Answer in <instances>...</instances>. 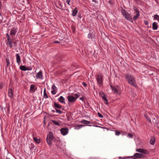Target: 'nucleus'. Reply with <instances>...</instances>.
Returning a JSON list of instances; mask_svg holds the SVG:
<instances>
[{"mask_svg":"<svg viewBox=\"0 0 159 159\" xmlns=\"http://www.w3.org/2000/svg\"><path fill=\"white\" fill-rule=\"evenodd\" d=\"M125 77L129 84L134 87L136 86V80L133 75L127 74L125 75Z\"/></svg>","mask_w":159,"mask_h":159,"instance_id":"obj_1","label":"nucleus"},{"mask_svg":"<svg viewBox=\"0 0 159 159\" xmlns=\"http://www.w3.org/2000/svg\"><path fill=\"white\" fill-rule=\"evenodd\" d=\"M54 139L53 133L52 131H50L47 135L46 140V142L49 145H51L52 142Z\"/></svg>","mask_w":159,"mask_h":159,"instance_id":"obj_2","label":"nucleus"},{"mask_svg":"<svg viewBox=\"0 0 159 159\" xmlns=\"http://www.w3.org/2000/svg\"><path fill=\"white\" fill-rule=\"evenodd\" d=\"M121 13L126 19L131 22H133L132 17L131 16L130 14H129L128 12H127L123 8H122L121 9Z\"/></svg>","mask_w":159,"mask_h":159,"instance_id":"obj_3","label":"nucleus"},{"mask_svg":"<svg viewBox=\"0 0 159 159\" xmlns=\"http://www.w3.org/2000/svg\"><path fill=\"white\" fill-rule=\"evenodd\" d=\"M110 86L112 91L114 92V93L117 94H119L120 93L118 91V86H113L111 85Z\"/></svg>","mask_w":159,"mask_h":159,"instance_id":"obj_4","label":"nucleus"},{"mask_svg":"<svg viewBox=\"0 0 159 159\" xmlns=\"http://www.w3.org/2000/svg\"><path fill=\"white\" fill-rule=\"evenodd\" d=\"M136 151L141 153H143L145 154H148L149 153V152L147 150L142 148L137 149Z\"/></svg>","mask_w":159,"mask_h":159,"instance_id":"obj_5","label":"nucleus"},{"mask_svg":"<svg viewBox=\"0 0 159 159\" xmlns=\"http://www.w3.org/2000/svg\"><path fill=\"white\" fill-rule=\"evenodd\" d=\"M61 134L63 135H66L68 133V129L66 128H62L60 129Z\"/></svg>","mask_w":159,"mask_h":159,"instance_id":"obj_6","label":"nucleus"},{"mask_svg":"<svg viewBox=\"0 0 159 159\" xmlns=\"http://www.w3.org/2000/svg\"><path fill=\"white\" fill-rule=\"evenodd\" d=\"M97 82L99 84H101L103 83V80L102 79V75L101 74L98 75V77L97 78Z\"/></svg>","mask_w":159,"mask_h":159,"instance_id":"obj_7","label":"nucleus"},{"mask_svg":"<svg viewBox=\"0 0 159 159\" xmlns=\"http://www.w3.org/2000/svg\"><path fill=\"white\" fill-rule=\"evenodd\" d=\"M67 98L68 99L69 102H75L76 100V98L73 96H68Z\"/></svg>","mask_w":159,"mask_h":159,"instance_id":"obj_8","label":"nucleus"},{"mask_svg":"<svg viewBox=\"0 0 159 159\" xmlns=\"http://www.w3.org/2000/svg\"><path fill=\"white\" fill-rule=\"evenodd\" d=\"M8 95L11 98H13V93L11 89H9L8 90Z\"/></svg>","mask_w":159,"mask_h":159,"instance_id":"obj_9","label":"nucleus"},{"mask_svg":"<svg viewBox=\"0 0 159 159\" xmlns=\"http://www.w3.org/2000/svg\"><path fill=\"white\" fill-rule=\"evenodd\" d=\"M17 29L15 28H13L11 30L10 32V35L13 36V35H15L17 32Z\"/></svg>","mask_w":159,"mask_h":159,"instance_id":"obj_10","label":"nucleus"},{"mask_svg":"<svg viewBox=\"0 0 159 159\" xmlns=\"http://www.w3.org/2000/svg\"><path fill=\"white\" fill-rule=\"evenodd\" d=\"M36 78L37 79H42V71H40L36 75Z\"/></svg>","mask_w":159,"mask_h":159,"instance_id":"obj_11","label":"nucleus"},{"mask_svg":"<svg viewBox=\"0 0 159 159\" xmlns=\"http://www.w3.org/2000/svg\"><path fill=\"white\" fill-rule=\"evenodd\" d=\"M134 156L138 158H141L143 157V155L141 153H136L134 154Z\"/></svg>","mask_w":159,"mask_h":159,"instance_id":"obj_12","label":"nucleus"},{"mask_svg":"<svg viewBox=\"0 0 159 159\" xmlns=\"http://www.w3.org/2000/svg\"><path fill=\"white\" fill-rule=\"evenodd\" d=\"M16 62L18 64V65L20 64L21 62L20 58V56L19 54L18 53L16 54Z\"/></svg>","mask_w":159,"mask_h":159,"instance_id":"obj_13","label":"nucleus"},{"mask_svg":"<svg viewBox=\"0 0 159 159\" xmlns=\"http://www.w3.org/2000/svg\"><path fill=\"white\" fill-rule=\"evenodd\" d=\"M65 99L62 96H60L59 98L58 99V100L60 102V103L64 104H65Z\"/></svg>","mask_w":159,"mask_h":159,"instance_id":"obj_14","label":"nucleus"},{"mask_svg":"<svg viewBox=\"0 0 159 159\" xmlns=\"http://www.w3.org/2000/svg\"><path fill=\"white\" fill-rule=\"evenodd\" d=\"M78 9L77 7H75L74 9L72 10V15L73 16H75L78 12Z\"/></svg>","mask_w":159,"mask_h":159,"instance_id":"obj_15","label":"nucleus"},{"mask_svg":"<svg viewBox=\"0 0 159 159\" xmlns=\"http://www.w3.org/2000/svg\"><path fill=\"white\" fill-rule=\"evenodd\" d=\"M157 23L154 22L152 23V29L153 30H155L157 29L158 28Z\"/></svg>","mask_w":159,"mask_h":159,"instance_id":"obj_16","label":"nucleus"},{"mask_svg":"<svg viewBox=\"0 0 159 159\" xmlns=\"http://www.w3.org/2000/svg\"><path fill=\"white\" fill-rule=\"evenodd\" d=\"M54 104V107L56 108H59L60 109H61L62 107V106H61V105L56 103L55 102H53Z\"/></svg>","mask_w":159,"mask_h":159,"instance_id":"obj_17","label":"nucleus"},{"mask_svg":"<svg viewBox=\"0 0 159 159\" xmlns=\"http://www.w3.org/2000/svg\"><path fill=\"white\" fill-rule=\"evenodd\" d=\"M155 140H156V139H155V137H152L151 138V139L150 141V143L151 144H152V145H153L155 143Z\"/></svg>","mask_w":159,"mask_h":159,"instance_id":"obj_18","label":"nucleus"},{"mask_svg":"<svg viewBox=\"0 0 159 159\" xmlns=\"http://www.w3.org/2000/svg\"><path fill=\"white\" fill-rule=\"evenodd\" d=\"M6 45L8 46L10 48H11L12 47V40H11L8 41H7L6 43Z\"/></svg>","mask_w":159,"mask_h":159,"instance_id":"obj_19","label":"nucleus"},{"mask_svg":"<svg viewBox=\"0 0 159 159\" xmlns=\"http://www.w3.org/2000/svg\"><path fill=\"white\" fill-rule=\"evenodd\" d=\"M33 140L34 141L37 143H39L41 141L40 139H38L35 137H34L33 138Z\"/></svg>","mask_w":159,"mask_h":159,"instance_id":"obj_20","label":"nucleus"},{"mask_svg":"<svg viewBox=\"0 0 159 159\" xmlns=\"http://www.w3.org/2000/svg\"><path fill=\"white\" fill-rule=\"evenodd\" d=\"M34 88H35L34 85L32 84L30 85V90L31 91L34 92L35 90H36L37 88H36V89H35V90H34Z\"/></svg>","mask_w":159,"mask_h":159,"instance_id":"obj_21","label":"nucleus"},{"mask_svg":"<svg viewBox=\"0 0 159 159\" xmlns=\"http://www.w3.org/2000/svg\"><path fill=\"white\" fill-rule=\"evenodd\" d=\"M43 98L45 99H47L48 98V96L46 93V89H44L43 91Z\"/></svg>","mask_w":159,"mask_h":159,"instance_id":"obj_22","label":"nucleus"},{"mask_svg":"<svg viewBox=\"0 0 159 159\" xmlns=\"http://www.w3.org/2000/svg\"><path fill=\"white\" fill-rule=\"evenodd\" d=\"M144 116L146 118L147 120L149 123H151V120L149 116L147 114L144 115Z\"/></svg>","mask_w":159,"mask_h":159,"instance_id":"obj_23","label":"nucleus"},{"mask_svg":"<svg viewBox=\"0 0 159 159\" xmlns=\"http://www.w3.org/2000/svg\"><path fill=\"white\" fill-rule=\"evenodd\" d=\"M81 123L83 124H85L86 125L90 123V122L87 120H84L81 121Z\"/></svg>","mask_w":159,"mask_h":159,"instance_id":"obj_24","label":"nucleus"},{"mask_svg":"<svg viewBox=\"0 0 159 159\" xmlns=\"http://www.w3.org/2000/svg\"><path fill=\"white\" fill-rule=\"evenodd\" d=\"M20 69L21 70L23 71H26L27 70V67L25 66H21L20 67Z\"/></svg>","mask_w":159,"mask_h":159,"instance_id":"obj_25","label":"nucleus"},{"mask_svg":"<svg viewBox=\"0 0 159 159\" xmlns=\"http://www.w3.org/2000/svg\"><path fill=\"white\" fill-rule=\"evenodd\" d=\"M102 99L105 101L106 102H105L104 103L108 105V100L106 98V97L105 96V95L103 96V97H102Z\"/></svg>","mask_w":159,"mask_h":159,"instance_id":"obj_26","label":"nucleus"},{"mask_svg":"<svg viewBox=\"0 0 159 159\" xmlns=\"http://www.w3.org/2000/svg\"><path fill=\"white\" fill-rule=\"evenodd\" d=\"M88 38L89 39H91V40H93V36L91 33H90L88 34Z\"/></svg>","mask_w":159,"mask_h":159,"instance_id":"obj_27","label":"nucleus"},{"mask_svg":"<svg viewBox=\"0 0 159 159\" xmlns=\"http://www.w3.org/2000/svg\"><path fill=\"white\" fill-rule=\"evenodd\" d=\"M153 19L154 20H157L159 22V16L157 14L154 15Z\"/></svg>","mask_w":159,"mask_h":159,"instance_id":"obj_28","label":"nucleus"},{"mask_svg":"<svg viewBox=\"0 0 159 159\" xmlns=\"http://www.w3.org/2000/svg\"><path fill=\"white\" fill-rule=\"evenodd\" d=\"M139 16L140 14H139V13L138 14H136L133 17L134 20L135 21L136 20Z\"/></svg>","mask_w":159,"mask_h":159,"instance_id":"obj_29","label":"nucleus"},{"mask_svg":"<svg viewBox=\"0 0 159 159\" xmlns=\"http://www.w3.org/2000/svg\"><path fill=\"white\" fill-rule=\"evenodd\" d=\"M52 123L56 125H60L59 122L56 120H52Z\"/></svg>","mask_w":159,"mask_h":159,"instance_id":"obj_30","label":"nucleus"},{"mask_svg":"<svg viewBox=\"0 0 159 159\" xmlns=\"http://www.w3.org/2000/svg\"><path fill=\"white\" fill-rule=\"evenodd\" d=\"M6 61L7 63V66L6 67H7L10 64V61H9V59L8 58H6Z\"/></svg>","mask_w":159,"mask_h":159,"instance_id":"obj_31","label":"nucleus"},{"mask_svg":"<svg viewBox=\"0 0 159 159\" xmlns=\"http://www.w3.org/2000/svg\"><path fill=\"white\" fill-rule=\"evenodd\" d=\"M6 37H7V41H10L11 40H12L11 37L9 36V35L8 33H7V34Z\"/></svg>","mask_w":159,"mask_h":159,"instance_id":"obj_32","label":"nucleus"},{"mask_svg":"<svg viewBox=\"0 0 159 159\" xmlns=\"http://www.w3.org/2000/svg\"><path fill=\"white\" fill-rule=\"evenodd\" d=\"M99 95L101 97H103V96L105 95L104 92L103 91H102L100 92V93H99Z\"/></svg>","mask_w":159,"mask_h":159,"instance_id":"obj_33","label":"nucleus"},{"mask_svg":"<svg viewBox=\"0 0 159 159\" xmlns=\"http://www.w3.org/2000/svg\"><path fill=\"white\" fill-rule=\"evenodd\" d=\"M134 10L135 11V12L136 13V14H138L139 13V14H140L139 11L138 9L136 8L135 7H134Z\"/></svg>","mask_w":159,"mask_h":159,"instance_id":"obj_34","label":"nucleus"},{"mask_svg":"<svg viewBox=\"0 0 159 159\" xmlns=\"http://www.w3.org/2000/svg\"><path fill=\"white\" fill-rule=\"evenodd\" d=\"M83 126L84 125H79L78 126H76L75 127V129H79L82 128Z\"/></svg>","mask_w":159,"mask_h":159,"instance_id":"obj_35","label":"nucleus"},{"mask_svg":"<svg viewBox=\"0 0 159 159\" xmlns=\"http://www.w3.org/2000/svg\"><path fill=\"white\" fill-rule=\"evenodd\" d=\"M56 112L57 113H58L59 114H62V111H61L60 110L56 109H55Z\"/></svg>","mask_w":159,"mask_h":159,"instance_id":"obj_36","label":"nucleus"},{"mask_svg":"<svg viewBox=\"0 0 159 159\" xmlns=\"http://www.w3.org/2000/svg\"><path fill=\"white\" fill-rule=\"evenodd\" d=\"M5 85V84L2 82H1L0 83V89H2L3 88V87Z\"/></svg>","mask_w":159,"mask_h":159,"instance_id":"obj_37","label":"nucleus"},{"mask_svg":"<svg viewBox=\"0 0 159 159\" xmlns=\"http://www.w3.org/2000/svg\"><path fill=\"white\" fill-rule=\"evenodd\" d=\"M52 89L53 90H57V88L54 84H53L52 86Z\"/></svg>","mask_w":159,"mask_h":159,"instance_id":"obj_38","label":"nucleus"},{"mask_svg":"<svg viewBox=\"0 0 159 159\" xmlns=\"http://www.w3.org/2000/svg\"><path fill=\"white\" fill-rule=\"evenodd\" d=\"M57 91L56 90H52L51 91V93L53 94H55L56 93Z\"/></svg>","mask_w":159,"mask_h":159,"instance_id":"obj_39","label":"nucleus"},{"mask_svg":"<svg viewBox=\"0 0 159 159\" xmlns=\"http://www.w3.org/2000/svg\"><path fill=\"white\" fill-rule=\"evenodd\" d=\"M120 132L119 131H116L115 132V134L116 135H119L120 134Z\"/></svg>","mask_w":159,"mask_h":159,"instance_id":"obj_40","label":"nucleus"},{"mask_svg":"<svg viewBox=\"0 0 159 159\" xmlns=\"http://www.w3.org/2000/svg\"><path fill=\"white\" fill-rule=\"evenodd\" d=\"M98 115L99 117L100 118H103V116L99 112L98 113Z\"/></svg>","mask_w":159,"mask_h":159,"instance_id":"obj_41","label":"nucleus"},{"mask_svg":"<svg viewBox=\"0 0 159 159\" xmlns=\"http://www.w3.org/2000/svg\"><path fill=\"white\" fill-rule=\"evenodd\" d=\"M128 136L130 138H132L133 135L131 133H129L128 134Z\"/></svg>","mask_w":159,"mask_h":159,"instance_id":"obj_42","label":"nucleus"},{"mask_svg":"<svg viewBox=\"0 0 159 159\" xmlns=\"http://www.w3.org/2000/svg\"><path fill=\"white\" fill-rule=\"evenodd\" d=\"M144 23L146 25H147L148 24V22L147 20H144Z\"/></svg>","mask_w":159,"mask_h":159,"instance_id":"obj_43","label":"nucleus"},{"mask_svg":"<svg viewBox=\"0 0 159 159\" xmlns=\"http://www.w3.org/2000/svg\"><path fill=\"white\" fill-rule=\"evenodd\" d=\"M32 69V68L31 67H28L27 68V70H31Z\"/></svg>","mask_w":159,"mask_h":159,"instance_id":"obj_44","label":"nucleus"},{"mask_svg":"<svg viewBox=\"0 0 159 159\" xmlns=\"http://www.w3.org/2000/svg\"><path fill=\"white\" fill-rule=\"evenodd\" d=\"M82 84L85 87H87V84L86 83L84 82H83L82 83Z\"/></svg>","mask_w":159,"mask_h":159,"instance_id":"obj_45","label":"nucleus"},{"mask_svg":"<svg viewBox=\"0 0 159 159\" xmlns=\"http://www.w3.org/2000/svg\"><path fill=\"white\" fill-rule=\"evenodd\" d=\"M66 2L68 4L70 5V0H66Z\"/></svg>","mask_w":159,"mask_h":159,"instance_id":"obj_46","label":"nucleus"},{"mask_svg":"<svg viewBox=\"0 0 159 159\" xmlns=\"http://www.w3.org/2000/svg\"><path fill=\"white\" fill-rule=\"evenodd\" d=\"M108 2L111 4H113V2H112V0H109L108 1Z\"/></svg>","mask_w":159,"mask_h":159,"instance_id":"obj_47","label":"nucleus"},{"mask_svg":"<svg viewBox=\"0 0 159 159\" xmlns=\"http://www.w3.org/2000/svg\"><path fill=\"white\" fill-rule=\"evenodd\" d=\"M29 1L30 0H25L26 3V4H29L30 3Z\"/></svg>","mask_w":159,"mask_h":159,"instance_id":"obj_48","label":"nucleus"},{"mask_svg":"<svg viewBox=\"0 0 159 159\" xmlns=\"http://www.w3.org/2000/svg\"><path fill=\"white\" fill-rule=\"evenodd\" d=\"M75 98H76V99H77V98H78V97H79V96H78V95H77V94H75Z\"/></svg>","mask_w":159,"mask_h":159,"instance_id":"obj_49","label":"nucleus"},{"mask_svg":"<svg viewBox=\"0 0 159 159\" xmlns=\"http://www.w3.org/2000/svg\"><path fill=\"white\" fill-rule=\"evenodd\" d=\"M54 43H60V42L59 41H55L54 42Z\"/></svg>","mask_w":159,"mask_h":159,"instance_id":"obj_50","label":"nucleus"},{"mask_svg":"<svg viewBox=\"0 0 159 159\" xmlns=\"http://www.w3.org/2000/svg\"><path fill=\"white\" fill-rule=\"evenodd\" d=\"M84 99V98H83V97H81L80 98V100H83Z\"/></svg>","mask_w":159,"mask_h":159,"instance_id":"obj_51","label":"nucleus"},{"mask_svg":"<svg viewBox=\"0 0 159 159\" xmlns=\"http://www.w3.org/2000/svg\"><path fill=\"white\" fill-rule=\"evenodd\" d=\"M59 5L60 6H61V8H60H60H60V9H62V8H62V6L61 5V4H59Z\"/></svg>","mask_w":159,"mask_h":159,"instance_id":"obj_52","label":"nucleus"},{"mask_svg":"<svg viewBox=\"0 0 159 159\" xmlns=\"http://www.w3.org/2000/svg\"><path fill=\"white\" fill-rule=\"evenodd\" d=\"M52 112H55V110H52Z\"/></svg>","mask_w":159,"mask_h":159,"instance_id":"obj_53","label":"nucleus"},{"mask_svg":"<svg viewBox=\"0 0 159 159\" xmlns=\"http://www.w3.org/2000/svg\"><path fill=\"white\" fill-rule=\"evenodd\" d=\"M6 159H10V158H8V157H6Z\"/></svg>","mask_w":159,"mask_h":159,"instance_id":"obj_54","label":"nucleus"},{"mask_svg":"<svg viewBox=\"0 0 159 159\" xmlns=\"http://www.w3.org/2000/svg\"><path fill=\"white\" fill-rule=\"evenodd\" d=\"M13 43H14L15 44H16V41H15V42H13Z\"/></svg>","mask_w":159,"mask_h":159,"instance_id":"obj_55","label":"nucleus"},{"mask_svg":"<svg viewBox=\"0 0 159 159\" xmlns=\"http://www.w3.org/2000/svg\"><path fill=\"white\" fill-rule=\"evenodd\" d=\"M153 119L155 120V118H153Z\"/></svg>","mask_w":159,"mask_h":159,"instance_id":"obj_56","label":"nucleus"},{"mask_svg":"<svg viewBox=\"0 0 159 159\" xmlns=\"http://www.w3.org/2000/svg\"><path fill=\"white\" fill-rule=\"evenodd\" d=\"M89 126H91V125H89Z\"/></svg>","mask_w":159,"mask_h":159,"instance_id":"obj_57","label":"nucleus"}]
</instances>
